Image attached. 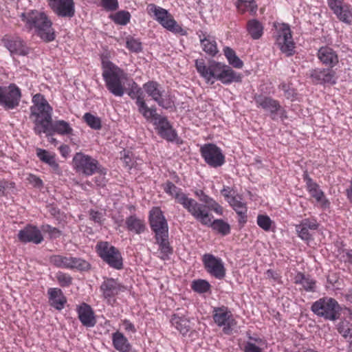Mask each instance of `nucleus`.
<instances>
[{
  "mask_svg": "<svg viewBox=\"0 0 352 352\" xmlns=\"http://www.w3.org/2000/svg\"><path fill=\"white\" fill-rule=\"evenodd\" d=\"M192 217L201 225L211 227L213 230L223 236L230 233V226L227 222L223 219L213 220V215L201 204L192 214Z\"/></svg>",
  "mask_w": 352,
  "mask_h": 352,
  "instance_id": "1a4fd4ad",
  "label": "nucleus"
},
{
  "mask_svg": "<svg viewBox=\"0 0 352 352\" xmlns=\"http://www.w3.org/2000/svg\"><path fill=\"white\" fill-rule=\"evenodd\" d=\"M145 119L146 120L154 121L153 124L155 126L157 133L160 137L170 142H173L175 140L177 137L175 131L173 129L166 117L162 116L157 113L156 109L153 116Z\"/></svg>",
  "mask_w": 352,
  "mask_h": 352,
  "instance_id": "a211bd4d",
  "label": "nucleus"
},
{
  "mask_svg": "<svg viewBox=\"0 0 352 352\" xmlns=\"http://www.w3.org/2000/svg\"><path fill=\"white\" fill-rule=\"evenodd\" d=\"M195 67L206 82L212 85L215 80H219L224 85L241 81L242 76L234 71L230 66L219 62L211 61L206 65L204 59L195 60Z\"/></svg>",
  "mask_w": 352,
  "mask_h": 352,
  "instance_id": "f257e3e1",
  "label": "nucleus"
},
{
  "mask_svg": "<svg viewBox=\"0 0 352 352\" xmlns=\"http://www.w3.org/2000/svg\"><path fill=\"white\" fill-rule=\"evenodd\" d=\"M327 4L338 19L347 25L352 23V6L344 0H327Z\"/></svg>",
  "mask_w": 352,
  "mask_h": 352,
  "instance_id": "6ab92c4d",
  "label": "nucleus"
},
{
  "mask_svg": "<svg viewBox=\"0 0 352 352\" xmlns=\"http://www.w3.org/2000/svg\"><path fill=\"white\" fill-rule=\"evenodd\" d=\"M41 230L43 232L47 233L51 239H56L61 235L60 230L49 224L43 225L41 226Z\"/></svg>",
  "mask_w": 352,
  "mask_h": 352,
  "instance_id": "5fc2aeb1",
  "label": "nucleus"
},
{
  "mask_svg": "<svg viewBox=\"0 0 352 352\" xmlns=\"http://www.w3.org/2000/svg\"><path fill=\"white\" fill-rule=\"evenodd\" d=\"M303 180L306 184V189L310 195L320 204L322 208H329L330 202L326 199L324 192L320 188L319 185L305 172L303 175Z\"/></svg>",
  "mask_w": 352,
  "mask_h": 352,
  "instance_id": "5701e85b",
  "label": "nucleus"
},
{
  "mask_svg": "<svg viewBox=\"0 0 352 352\" xmlns=\"http://www.w3.org/2000/svg\"><path fill=\"white\" fill-rule=\"evenodd\" d=\"M194 194L196 197L199 199V201L204 203L201 204V205L206 207L207 211L209 212L212 210L214 211L216 214L222 215L223 213V207L217 203L213 198L210 197L209 195H206L204 190H196L194 192Z\"/></svg>",
  "mask_w": 352,
  "mask_h": 352,
  "instance_id": "2f4dec72",
  "label": "nucleus"
},
{
  "mask_svg": "<svg viewBox=\"0 0 352 352\" xmlns=\"http://www.w3.org/2000/svg\"><path fill=\"white\" fill-rule=\"evenodd\" d=\"M49 8L58 17L71 19L76 13L74 0H47Z\"/></svg>",
  "mask_w": 352,
  "mask_h": 352,
  "instance_id": "aec40b11",
  "label": "nucleus"
},
{
  "mask_svg": "<svg viewBox=\"0 0 352 352\" xmlns=\"http://www.w3.org/2000/svg\"><path fill=\"white\" fill-rule=\"evenodd\" d=\"M96 251L101 259L111 267L120 270L123 268V258L120 250L107 241H99Z\"/></svg>",
  "mask_w": 352,
  "mask_h": 352,
  "instance_id": "9b49d317",
  "label": "nucleus"
},
{
  "mask_svg": "<svg viewBox=\"0 0 352 352\" xmlns=\"http://www.w3.org/2000/svg\"><path fill=\"white\" fill-rule=\"evenodd\" d=\"M235 4L237 11L241 14L249 12L254 15L256 13L258 6L254 0H237Z\"/></svg>",
  "mask_w": 352,
  "mask_h": 352,
  "instance_id": "a19ab883",
  "label": "nucleus"
},
{
  "mask_svg": "<svg viewBox=\"0 0 352 352\" xmlns=\"http://www.w3.org/2000/svg\"><path fill=\"white\" fill-rule=\"evenodd\" d=\"M18 239L23 243H33L34 244H40L43 241V236L41 230L32 224L26 225L24 228L19 230Z\"/></svg>",
  "mask_w": 352,
  "mask_h": 352,
  "instance_id": "a878e982",
  "label": "nucleus"
},
{
  "mask_svg": "<svg viewBox=\"0 0 352 352\" xmlns=\"http://www.w3.org/2000/svg\"><path fill=\"white\" fill-rule=\"evenodd\" d=\"M27 179L28 182L34 187L41 188L43 186V181L38 177L33 174H30Z\"/></svg>",
  "mask_w": 352,
  "mask_h": 352,
  "instance_id": "4d7b16f0",
  "label": "nucleus"
},
{
  "mask_svg": "<svg viewBox=\"0 0 352 352\" xmlns=\"http://www.w3.org/2000/svg\"><path fill=\"white\" fill-rule=\"evenodd\" d=\"M78 318L82 324L86 327H94L96 324L95 313L91 307L82 302L76 307Z\"/></svg>",
  "mask_w": 352,
  "mask_h": 352,
  "instance_id": "cd10ccee",
  "label": "nucleus"
},
{
  "mask_svg": "<svg viewBox=\"0 0 352 352\" xmlns=\"http://www.w3.org/2000/svg\"><path fill=\"white\" fill-rule=\"evenodd\" d=\"M148 223L151 231L154 233L155 243L159 246L160 258L167 260L173 252L168 241V224L160 207H153L148 214Z\"/></svg>",
  "mask_w": 352,
  "mask_h": 352,
  "instance_id": "f03ea898",
  "label": "nucleus"
},
{
  "mask_svg": "<svg viewBox=\"0 0 352 352\" xmlns=\"http://www.w3.org/2000/svg\"><path fill=\"white\" fill-rule=\"evenodd\" d=\"M105 175H100L98 177H95L94 181L98 186H103L105 185Z\"/></svg>",
  "mask_w": 352,
  "mask_h": 352,
  "instance_id": "338daca9",
  "label": "nucleus"
},
{
  "mask_svg": "<svg viewBox=\"0 0 352 352\" xmlns=\"http://www.w3.org/2000/svg\"><path fill=\"white\" fill-rule=\"evenodd\" d=\"M246 29L251 38L259 39L263 34L264 27L258 20L253 19L247 22Z\"/></svg>",
  "mask_w": 352,
  "mask_h": 352,
  "instance_id": "ea45409f",
  "label": "nucleus"
},
{
  "mask_svg": "<svg viewBox=\"0 0 352 352\" xmlns=\"http://www.w3.org/2000/svg\"><path fill=\"white\" fill-rule=\"evenodd\" d=\"M102 76L108 91L115 96L122 97L125 91L124 82L128 75L117 65L101 57Z\"/></svg>",
  "mask_w": 352,
  "mask_h": 352,
  "instance_id": "39448f33",
  "label": "nucleus"
},
{
  "mask_svg": "<svg viewBox=\"0 0 352 352\" xmlns=\"http://www.w3.org/2000/svg\"><path fill=\"white\" fill-rule=\"evenodd\" d=\"M50 263L58 268L69 269V256L54 254L50 257Z\"/></svg>",
  "mask_w": 352,
  "mask_h": 352,
  "instance_id": "c03bdc74",
  "label": "nucleus"
},
{
  "mask_svg": "<svg viewBox=\"0 0 352 352\" xmlns=\"http://www.w3.org/2000/svg\"><path fill=\"white\" fill-rule=\"evenodd\" d=\"M126 47L129 51L135 53L142 50V43L140 40L131 36L126 38Z\"/></svg>",
  "mask_w": 352,
  "mask_h": 352,
  "instance_id": "864d4df0",
  "label": "nucleus"
},
{
  "mask_svg": "<svg viewBox=\"0 0 352 352\" xmlns=\"http://www.w3.org/2000/svg\"><path fill=\"white\" fill-rule=\"evenodd\" d=\"M311 310L319 317L335 321L340 317L341 308L336 299L331 297H323L312 304Z\"/></svg>",
  "mask_w": 352,
  "mask_h": 352,
  "instance_id": "6e6552de",
  "label": "nucleus"
},
{
  "mask_svg": "<svg viewBox=\"0 0 352 352\" xmlns=\"http://www.w3.org/2000/svg\"><path fill=\"white\" fill-rule=\"evenodd\" d=\"M223 53L226 57L228 63L233 67L241 69L243 66V62L236 56V52L230 47L223 48Z\"/></svg>",
  "mask_w": 352,
  "mask_h": 352,
  "instance_id": "37998d69",
  "label": "nucleus"
},
{
  "mask_svg": "<svg viewBox=\"0 0 352 352\" xmlns=\"http://www.w3.org/2000/svg\"><path fill=\"white\" fill-rule=\"evenodd\" d=\"M276 43L287 56H292L295 52V43L293 41L289 25L283 23L276 30Z\"/></svg>",
  "mask_w": 352,
  "mask_h": 352,
  "instance_id": "4468645a",
  "label": "nucleus"
},
{
  "mask_svg": "<svg viewBox=\"0 0 352 352\" xmlns=\"http://www.w3.org/2000/svg\"><path fill=\"white\" fill-rule=\"evenodd\" d=\"M69 270H77L79 271H86L90 268V264L85 260L69 256Z\"/></svg>",
  "mask_w": 352,
  "mask_h": 352,
  "instance_id": "a18cd8bd",
  "label": "nucleus"
},
{
  "mask_svg": "<svg viewBox=\"0 0 352 352\" xmlns=\"http://www.w3.org/2000/svg\"><path fill=\"white\" fill-rule=\"evenodd\" d=\"M170 322L171 325L183 336H186L190 329V320L184 315L179 316L178 314H173Z\"/></svg>",
  "mask_w": 352,
  "mask_h": 352,
  "instance_id": "c9c22d12",
  "label": "nucleus"
},
{
  "mask_svg": "<svg viewBox=\"0 0 352 352\" xmlns=\"http://www.w3.org/2000/svg\"><path fill=\"white\" fill-rule=\"evenodd\" d=\"M148 15L154 19L167 30L180 36L187 35V31L174 19L173 16L166 9L150 3L146 7Z\"/></svg>",
  "mask_w": 352,
  "mask_h": 352,
  "instance_id": "0eeeda50",
  "label": "nucleus"
},
{
  "mask_svg": "<svg viewBox=\"0 0 352 352\" xmlns=\"http://www.w3.org/2000/svg\"><path fill=\"white\" fill-rule=\"evenodd\" d=\"M101 6L107 11H114L118 8V0H102Z\"/></svg>",
  "mask_w": 352,
  "mask_h": 352,
  "instance_id": "6e6d98bb",
  "label": "nucleus"
},
{
  "mask_svg": "<svg viewBox=\"0 0 352 352\" xmlns=\"http://www.w3.org/2000/svg\"><path fill=\"white\" fill-rule=\"evenodd\" d=\"M111 18L116 24L126 25L130 22L131 14L128 11L120 10L111 15Z\"/></svg>",
  "mask_w": 352,
  "mask_h": 352,
  "instance_id": "de8ad7c7",
  "label": "nucleus"
},
{
  "mask_svg": "<svg viewBox=\"0 0 352 352\" xmlns=\"http://www.w3.org/2000/svg\"><path fill=\"white\" fill-rule=\"evenodd\" d=\"M104 298L109 302L118 296L120 292H124L126 288L117 279L108 278L104 279L100 287Z\"/></svg>",
  "mask_w": 352,
  "mask_h": 352,
  "instance_id": "393cba45",
  "label": "nucleus"
},
{
  "mask_svg": "<svg viewBox=\"0 0 352 352\" xmlns=\"http://www.w3.org/2000/svg\"><path fill=\"white\" fill-rule=\"evenodd\" d=\"M211 285L208 281L204 279L195 280L191 283V289L199 294H204L210 290Z\"/></svg>",
  "mask_w": 352,
  "mask_h": 352,
  "instance_id": "49530a36",
  "label": "nucleus"
},
{
  "mask_svg": "<svg viewBox=\"0 0 352 352\" xmlns=\"http://www.w3.org/2000/svg\"><path fill=\"white\" fill-rule=\"evenodd\" d=\"M338 331L352 344V329L349 327V323L342 321L338 325Z\"/></svg>",
  "mask_w": 352,
  "mask_h": 352,
  "instance_id": "8fccbe9b",
  "label": "nucleus"
},
{
  "mask_svg": "<svg viewBox=\"0 0 352 352\" xmlns=\"http://www.w3.org/2000/svg\"><path fill=\"white\" fill-rule=\"evenodd\" d=\"M295 228L298 237L303 241H309L311 239L309 231L316 230L318 228V223L314 218H306L299 224L296 225Z\"/></svg>",
  "mask_w": 352,
  "mask_h": 352,
  "instance_id": "c85d7f7f",
  "label": "nucleus"
},
{
  "mask_svg": "<svg viewBox=\"0 0 352 352\" xmlns=\"http://www.w3.org/2000/svg\"><path fill=\"white\" fill-rule=\"evenodd\" d=\"M112 344L113 347L120 352H129L131 346L127 338L120 331H117L112 333Z\"/></svg>",
  "mask_w": 352,
  "mask_h": 352,
  "instance_id": "4c0bfd02",
  "label": "nucleus"
},
{
  "mask_svg": "<svg viewBox=\"0 0 352 352\" xmlns=\"http://www.w3.org/2000/svg\"><path fill=\"white\" fill-rule=\"evenodd\" d=\"M49 304L58 311L62 310L67 303V298L62 290L57 287H51L47 290Z\"/></svg>",
  "mask_w": 352,
  "mask_h": 352,
  "instance_id": "72a5a7b5",
  "label": "nucleus"
},
{
  "mask_svg": "<svg viewBox=\"0 0 352 352\" xmlns=\"http://www.w3.org/2000/svg\"><path fill=\"white\" fill-rule=\"evenodd\" d=\"M143 89L148 96L155 101L160 107L168 109L174 105V102L169 96H164V90L157 82L148 81L143 85Z\"/></svg>",
  "mask_w": 352,
  "mask_h": 352,
  "instance_id": "2eb2a0df",
  "label": "nucleus"
},
{
  "mask_svg": "<svg viewBox=\"0 0 352 352\" xmlns=\"http://www.w3.org/2000/svg\"><path fill=\"white\" fill-rule=\"evenodd\" d=\"M4 47L8 50L11 55L27 56L30 48L19 36L6 35L1 40Z\"/></svg>",
  "mask_w": 352,
  "mask_h": 352,
  "instance_id": "412c9836",
  "label": "nucleus"
},
{
  "mask_svg": "<svg viewBox=\"0 0 352 352\" xmlns=\"http://www.w3.org/2000/svg\"><path fill=\"white\" fill-rule=\"evenodd\" d=\"M125 228L129 232L135 234H142L146 230V224L143 218L136 214H131L127 217L124 221Z\"/></svg>",
  "mask_w": 352,
  "mask_h": 352,
  "instance_id": "7c9ffc66",
  "label": "nucleus"
},
{
  "mask_svg": "<svg viewBox=\"0 0 352 352\" xmlns=\"http://www.w3.org/2000/svg\"><path fill=\"white\" fill-rule=\"evenodd\" d=\"M202 263L206 271L212 277L221 280L226 276V268L221 258L206 253L202 256Z\"/></svg>",
  "mask_w": 352,
  "mask_h": 352,
  "instance_id": "f3484780",
  "label": "nucleus"
},
{
  "mask_svg": "<svg viewBox=\"0 0 352 352\" xmlns=\"http://www.w3.org/2000/svg\"><path fill=\"white\" fill-rule=\"evenodd\" d=\"M143 90V88L138 87L129 94V96L132 99L135 100V104L138 107L139 113L142 114L144 118H148L153 116V114L155 113V107H148L144 99Z\"/></svg>",
  "mask_w": 352,
  "mask_h": 352,
  "instance_id": "bb28decb",
  "label": "nucleus"
},
{
  "mask_svg": "<svg viewBox=\"0 0 352 352\" xmlns=\"http://www.w3.org/2000/svg\"><path fill=\"white\" fill-rule=\"evenodd\" d=\"M32 101L33 104L30 107V117L34 118V131L38 135L43 133L49 137L53 109L41 94L34 95Z\"/></svg>",
  "mask_w": 352,
  "mask_h": 352,
  "instance_id": "20e7f679",
  "label": "nucleus"
},
{
  "mask_svg": "<svg viewBox=\"0 0 352 352\" xmlns=\"http://www.w3.org/2000/svg\"><path fill=\"white\" fill-rule=\"evenodd\" d=\"M228 203L238 214V222L243 227L248 221V207L246 204L243 201L242 197L239 195L229 199Z\"/></svg>",
  "mask_w": 352,
  "mask_h": 352,
  "instance_id": "473e14b6",
  "label": "nucleus"
},
{
  "mask_svg": "<svg viewBox=\"0 0 352 352\" xmlns=\"http://www.w3.org/2000/svg\"><path fill=\"white\" fill-rule=\"evenodd\" d=\"M257 225L265 232L271 230L273 221L267 214H258L256 218Z\"/></svg>",
  "mask_w": 352,
  "mask_h": 352,
  "instance_id": "09e8293b",
  "label": "nucleus"
},
{
  "mask_svg": "<svg viewBox=\"0 0 352 352\" xmlns=\"http://www.w3.org/2000/svg\"><path fill=\"white\" fill-rule=\"evenodd\" d=\"M164 191L175 199L191 216L200 204L195 199L190 197L183 190L170 181L162 184Z\"/></svg>",
  "mask_w": 352,
  "mask_h": 352,
  "instance_id": "9d476101",
  "label": "nucleus"
},
{
  "mask_svg": "<svg viewBox=\"0 0 352 352\" xmlns=\"http://www.w3.org/2000/svg\"><path fill=\"white\" fill-rule=\"evenodd\" d=\"M90 219L96 223H102V214L98 211L91 210L89 212Z\"/></svg>",
  "mask_w": 352,
  "mask_h": 352,
  "instance_id": "e2e57ef3",
  "label": "nucleus"
},
{
  "mask_svg": "<svg viewBox=\"0 0 352 352\" xmlns=\"http://www.w3.org/2000/svg\"><path fill=\"white\" fill-rule=\"evenodd\" d=\"M317 57L323 65L331 68H333L339 63L336 51L329 46L320 47L317 52Z\"/></svg>",
  "mask_w": 352,
  "mask_h": 352,
  "instance_id": "c756f323",
  "label": "nucleus"
},
{
  "mask_svg": "<svg viewBox=\"0 0 352 352\" xmlns=\"http://www.w3.org/2000/svg\"><path fill=\"white\" fill-rule=\"evenodd\" d=\"M310 78L316 85H335L337 81L336 73L333 68H316L311 71Z\"/></svg>",
  "mask_w": 352,
  "mask_h": 352,
  "instance_id": "b1692460",
  "label": "nucleus"
},
{
  "mask_svg": "<svg viewBox=\"0 0 352 352\" xmlns=\"http://www.w3.org/2000/svg\"><path fill=\"white\" fill-rule=\"evenodd\" d=\"M254 100L256 102V107L261 108L265 111L270 112L271 118L273 120L275 119L276 115L281 111H283L279 101L274 99L271 96L263 94H256L254 96Z\"/></svg>",
  "mask_w": 352,
  "mask_h": 352,
  "instance_id": "4be33fe9",
  "label": "nucleus"
},
{
  "mask_svg": "<svg viewBox=\"0 0 352 352\" xmlns=\"http://www.w3.org/2000/svg\"><path fill=\"white\" fill-rule=\"evenodd\" d=\"M21 19L28 31L34 30L36 34L43 41L50 42L55 39L52 22L45 12L31 10L23 12Z\"/></svg>",
  "mask_w": 352,
  "mask_h": 352,
  "instance_id": "7ed1b4c3",
  "label": "nucleus"
},
{
  "mask_svg": "<svg viewBox=\"0 0 352 352\" xmlns=\"http://www.w3.org/2000/svg\"><path fill=\"white\" fill-rule=\"evenodd\" d=\"M341 259L344 263H348L352 265V249H344L340 252Z\"/></svg>",
  "mask_w": 352,
  "mask_h": 352,
  "instance_id": "13d9d810",
  "label": "nucleus"
},
{
  "mask_svg": "<svg viewBox=\"0 0 352 352\" xmlns=\"http://www.w3.org/2000/svg\"><path fill=\"white\" fill-rule=\"evenodd\" d=\"M212 316L214 322L217 327L222 328L225 334L230 335L232 333L237 322L228 307L222 305L213 307Z\"/></svg>",
  "mask_w": 352,
  "mask_h": 352,
  "instance_id": "f8f14e48",
  "label": "nucleus"
},
{
  "mask_svg": "<svg viewBox=\"0 0 352 352\" xmlns=\"http://www.w3.org/2000/svg\"><path fill=\"white\" fill-rule=\"evenodd\" d=\"M266 275L267 278H272L275 281H278L280 278L279 274L272 270H267Z\"/></svg>",
  "mask_w": 352,
  "mask_h": 352,
  "instance_id": "69168bd1",
  "label": "nucleus"
},
{
  "mask_svg": "<svg viewBox=\"0 0 352 352\" xmlns=\"http://www.w3.org/2000/svg\"><path fill=\"white\" fill-rule=\"evenodd\" d=\"M14 185L12 182H9L3 179H0V192L3 194L6 188L13 187Z\"/></svg>",
  "mask_w": 352,
  "mask_h": 352,
  "instance_id": "0e129e2a",
  "label": "nucleus"
},
{
  "mask_svg": "<svg viewBox=\"0 0 352 352\" xmlns=\"http://www.w3.org/2000/svg\"><path fill=\"white\" fill-rule=\"evenodd\" d=\"M85 122L89 126L94 129H100L101 128L100 119L91 113H86L83 116Z\"/></svg>",
  "mask_w": 352,
  "mask_h": 352,
  "instance_id": "3c124183",
  "label": "nucleus"
},
{
  "mask_svg": "<svg viewBox=\"0 0 352 352\" xmlns=\"http://www.w3.org/2000/svg\"><path fill=\"white\" fill-rule=\"evenodd\" d=\"M74 170L85 176H91L98 173L106 175L107 169L96 158L82 152H77L72 159Z\"/></svg>",
  "mask_w": 352,
  "mask_h": 352,
  "instance_id": "423d86ee",
  "label": "nucleus"
},
{
  "mask_svg": "<svg viewBox=\"0 0 352 352\" xmlns=\"http://www.w3.org/2000/svg\"><path fill=\"white\" fill-rule=\"evenodd\" d=\"M200 153L206 163L212 168L220 167L225 163V156L221 148L214 144H204L200 148Z\"/></svg>",
  "mask_w": 352,
  "mask_h": 352,
  "instance_id": "dca6fc26",
  "label": "nucleus"
},
{
  "mask_svg": "<svg viewBox=\"0 0 352 352\" xmlns=\"http://www.w3.org/2000/svg\"><path fill=\"white\" fill-rule=\"evenodd\" d=\"M202 50L208 55L214 56L218 53V48L215 38L206 32H197Z\"/></svg>",
  "mask_w": 352,
  "mask_h": 352,
  "instance_id": "f704fd0d",
  "label": "nucleus"
},
{
  "mask_svg": "<svg viewBox=\"0 0 352 352\" xmlns=\"http://www.w3.org/2000/svg\"><path fill=\"white\" fill-rule=\"evenodd\" d=\"M36 155L41 162L48 164L55 173L60 174L61 170L56 160L55 154L38 148H36Z\"/></svg>",
  "mask_w": 352,
  "mask_h": 352,
  "instance_id": "e433bc0d",
  "label": "nucleus"
},
{
  "mask_svg": "<svg viewBox=\"0 0 352 352\" xmlns=\"http://www.w3.org/2000/svg\"><path fill=\"white\" fill-rule=\"evenodd\" d=\"M50 133L52 135L51 131L60 135H72L73 129L69 122L63 120H58L51 122L50 124Z\"/></svg>",
  "mask_w": 352,
  "mask_h": 352,
  "instance_id": "58836bf2",
  "label": "nucleus"
},
{
  "mask_svg": "<svg viewBox=\"0 0 352 352\" xmlns=\"http://www.w3.org/2000/svg\"><path fill=\"white\" fill-rule=\"evenodd\" d=\"M56 280L62 287H69L72 284V277L67 273L58 272L56 274Z\"/></svg>",
  "mask_w": 352,
  "mask_h": 352,
  "instance_id": "603ef678",
  "label": "nucleus"
},
{
  "mask_svg": "<svg viewBox=\"0 0 352 352\" xmlns=\"http://www.w3.org/2000/svg\"><path fill=\"white\" fill-rule=\"evenodd\" d=\"M221 193L228 202H229V199L231 198L236 197V195H234L232 189L229 186H223V189L221 190Z\"/></svg>",
  "mask_w": 352,
  "mask_h": 352,
  "instance_id": "680f3d73",
  "label": "nucleus"
},
{
  "mask_svg": "<svg viewBox=\"0 0 352 352\" xmlns=\"http://www.w3.org/2000/svg\"><path fill=\"white\" fill-rule=\"evenodd\" d=\"M21 98V89L15 83L5 87L0 85V106L4 109L11 110L18 107Z\"/></svg>",
  "mask_w": 352,
  "mask_h": 352,
  "instance_id": "ddd939ff",
  "label": "nucleus"
},
{
  "mask_svg": "<svg viewBox=\"0 0 352 352\" xmlns=\"http://www.w3.org/2000/svg\"><path fill=\"white\" fill-rule=\"evenodd\" d=\"M294 283L301 285L303 289L307 292H315L316 281L301 272H298L296 275L294 277Z\"/></svg>",
  "mask_w": 352,
  "mask_h": 352,
  "instance_id": "79ce46f5",
  "label": "nucleus"
},
{
  "mask_svg": "<svg viewBox=\"0 0 352 352\" xmlns=\"http://www.w3.org/2000/svg\"><path fill=\"white\" fill-rule=\"evenodd\" d=\"M59 151L62 156L67 157L70 151V148L67 145L63 144L59 147Z\"/></svg>",
  "mask_w": 352,
  "mask_h": 352,
  "instance_id": "774afa93",
  "label": "nucleus"
},
{
  "mask_svg": "<svg viewBox=\"0 0 352 352\" xmlns=\"http://www.w3.org/2000/svg\"><path fill=\"white\" fill-rule=\"evenodd\" d=\"M244 352H262V349L256 346L255 344L251 342H247L244 344L243 346Z\"/></svg>",
  "mask_w": 352,
  "mask_h": 352,
  "instance_id": "bf43d9fd",
  "label": "nucleus"
},
{
  "mask_svg": "<svg viewBox=\"0 0 352 352\" xmlns=\"http://www.w3.org/2000/svg\"><path fill=\"white\" fill-rule=\"evenodd\" d=\"M122 324L124 327V329L126 332L135 333L137 331L135 325L127 319H124L122 320Z\"/></svg>",
  "mask_w": 352,
  "mask_h": 352,
  "instance_id": "052dcab7",
  "label": "nucleus"
}]
</instances>
